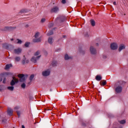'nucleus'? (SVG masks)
Here are the masks:
<instances>
[{
  "mask_svg": "<svg viewBox=\"0 0 128 128\" xmlns=\"http://www.w3.org/2000/svg\"><path fill=\"white\" fill-rule=\"evenodd\" d=\"M22 64H28V60H26L24 59V60H23L22 62Z\"/></svg>",
  "mask_w": 128,
  "mask_h": 128,
  "instance_id": "4be33fe9",
  "label": "nucleus"
},
{
  "mask_svg": "<svg viewBox=\"0 0 128 128\" xmlns=\"http://www.w3.org/2000/svg\"><path fill=\"white\" fill-rule=\"evenodd\" d=\"M122 87L120 86H118L116 88V92H118V94H119V92H122Z\"/></svg>",
  "mask_w": 128,
  "mask_h": 128,
  "instance_id": "1a4fd4ad",
  "label": "nucleus"
},
{
  "mask_svg": "<svg viewBox=\"0 0 128 128\" xmlns=\"http://www.w3.org/2000/svg\"><path fill=\"white\" fill-rule=\"evenodd\" d=\"M12 78H13V80H12V81L10 82V85L14 86V84H18V80L16 79L14 77H13Z\"/></svg>",
  "mask_w": 128,
  "mask_h": 128,
  "instance_id": "7ed1b4c3",
  "label": "nucleus"
},
{
  "mask_svg": "<svg viewBox=\"0 0 128 128\" xmlns=\"http://www.w3.org/2000/svg\"><path fill=\"white\" fill-rule=\"evenodd\" d=\"M17 41H18L17 42L18 44H22V42L20 40H18V39H17Z\"/></svg>",
  "mask_w": 128,
  "mask_h": 128,
  "instance_id": "cd10ccee",
  "label": "nucleus"
},
{
  "mask_svg": "<svg viewBox=\"0 0 128 128\" xmlns=\"http://www.w3.org/2000/svg\"><path fill=\"white\" fill-rule=\"evenodd\" d=\"M13 112L14 111L11 108H8L7 110L8 114V116H12Z\"/></svg>",
  "mask_w": 128,
  "mask_h": 128,
  "instance_id": "9b49d317",
  "label": "nucleus"
},
{
  "mask_svg": "<svg viewBox=\"0 0 128 128\" xmlns=\"http://www.w3.org/2000/svg\"><path fill=\"white\" fill-rule=\"evenodd\" d=\"M125 122H126V120H122L120 122V123L121 124H124Z\"/></svg>",
  "mask_w": 128,
  "mask_h": 128,
  "instance_id": "b1692460",
  "label": "nucleus"
},
{
  "mask_svg": "<svg viewBox=\"0 0 128 128\" xmlns=\"http://www.w3.org/2000/svg\"><path fill=\"white\" fill-rule=\"evenodd\" d=\"M48 42H49V44H52V38H49L48 39Z\"/></svg>",
  "mask_w": 128,
  "mask_h": 128,
  "instance_id": "a211bd4d",
  "label": "nucleus"
},
{
  "mask_svg": "<svg viewBox=\"0 0 128 128\" xmlns=\"http://www.w3.org/2000/svg\"><path fill=\"white\" fill-rule=\"evenodd\" d=\"M16 108H18L16 107V108H15V109H16Z\"/></svg>",
  "mask_w": 128,
  "mask_h": 128,
  "instance_id": "4c0bfd02",
  "label": "nucleus"
},
{
  "mask_svg": "<svg viewBox=\"0 0 128 128\" xmlns=\"http://www.w3.org/2000/svg\"><path fill=\"white\" fill-rule=\"evenodd\" d=\"M40 54V51H38L35 53L34 56H33L31 59V62H34V64H36V60L40 59V56H38V54Z\"/></svg>",
  "mask_w": 128,
  "mask_h": 128,
  "instance_id": "f257e3e1",
  "label": "nucleus"
},
{
  "mask_svg": "<svg viewBox=\"0 0 128 128\" xmlns=\"http://www.w3.org/2000/svg\"><path fill=\"white\" fill-rule=\"evenodd\" d=\"M126 48V46L124 44H122L120 46L119 48V52H120L122 50H124Z\"/></svg>",
  "mask_w": 128,
  "mask_h": 128,
  "instance_id": "f8f14e48",
  "label": "nucleus"
},
{
  "mask_svg": "<svg viewBox=\"0 0 128 128\" xmlns=\"http://www.w3.org/2000/svg\"><path fill=\"white\" fill-rule=\"evenodd\" d=\"M54 34V32H52V31H50L48 32L47 34L48 36H52V34Z\"/></svg>",
  "mask_w": 128,
  "mask_h": 128,
  "instance_id": "412c9836",
  "label": "nucleus"
},
{
  "mask_svg": "<svg viewBox=\"0 0 128 128\" xmlns=\"http://www.w3.org/2000/svg\"><path fill=\"white\" fill-rule=\"evenodd\" d=\"M102 78V76H100V75H98L96 77V80H98V81L101 80Z\"/></svg>",
  "mask_w": 128,
  "mask_h": 128,
  "instance_id": "ddd939ff",
  "label": "nucleus"
},
{
  "mask_svg": "<svg viewBox=\"0 0 128 128\" xmlns=\"http://www.w3.org/2000/svg\"><path fill=\"white\" fill-rule=\"evenodd\" d=\"M14 86H8V90H12H12H14Z\"/></svg>",
  "mask_w": 128,
  "mask_h": 128,
  "instance_id": "6ab92c4d",
  "label": "nucleus"
},
{
  "mask_svg": "<svg viewBox=\"0 0 128 128\" xmlns=\"http://www.w3.org/2000/svg\"><path fill=\"white\" fill-rule=\"evenodd\" d=\"M90 24L92 26H96V22L93 20H90Z\"/></svg>",
  "mask_w": 128,
  "mask_h": 128,
  "instance_id": "dca6fc26",
  "label": "nucleus"
},
{
  "mask_svg": "<svg viewBox=\"0 0 128 128\" xmlns=\"http://www.w3.org/2000/svg\"><path fill=\"white\" fill-rule=\"evenodd\" d=\"M14 54H20V52H22V48H18L14 50Z\"/></svg>",
  "mask_w": 128,
  "mask_h": 128,
  "instance_id": "0eeeda50",
  "label": "nucleus"
},
{
  "mask_svg": "<svg viewBox=\"0 0 128 128\" xmlns=\"http://www.w3.org/2000/svg\"><path fill=\"white\" fill-rule=\"evenodd\" d=\"M46 22V19L44 18H42L41 20V22Z\"/></svg>",
  "mask_w": 128,
  "mask_h": 128,
  "instance_id": "bb28decb",
  "label": "nucleus"
},
{
  "mask_svg": "<svg viewBox=\"0 0 128 128\" xmlns=\"http://www.w3.org/2000/svg\"><path fill=\"white\" fill-rule=\"evenodd\" d=\"M100 84L101 86H106V81H100Z\"/></svg>",
  "mask_w": 128,
  "mask_h": 128,
  "instance_id": "f3484780",
  "label": "nucleus"
},
{
  "mask_svg": "<svg viewBox=\"0 0 128 128\" xmlns=\"http://www.w3.org/2000/svg\"><path fill=\"white\" fill-rule=\"evenodd\" d=\"M22 128H25L24 125L22 126Z\"/></svg>",
  "mask_w": 128,
  "mask_h": 128,
  "instance_id": "c9c22d12",
  "label": "nucleus"
},
{
  "mask_svg": "<svg viewBox=\"0 0 128 128\" xmlns=\"http://www.w3.org/2000/svg\"><path fill=\"white\" fill-rule=\"evenodd\" d=\"M12 64H6L5 68V70H8L10 68H12Z\"/></svg>",
  "mask_w": 128,
  "mask_h": 128,
  "instance_id": "4468645a",
  "label": "nucleus"
},
{
  "mask_svg": "<svg viewBox=\"0 0 128 128\" xmlns=\"http://www.w3.org/2000/svg\"><path fill=\"white\" fill-rule=\"evenodd\" d=\"M50 71L47 70L42 72V76H50Z\"/></svg>",
  "mask_w": 128,
  "mask_h": 128,
  "instance_id": "423d86ee",
  "label": "nucleus"
},
{
  "mask_svg": "<svg viewBox=\"0 0 128 128\" xmlns=\"http://www.w3.org/2000/svg\"><path fill=\"white\" fill-rule=\"evenodd\" d=\"M110 48L111 50H116V48H118V44H116V43H112L110 44Z\"/></svg>",
  "mask_w": 128,
  "mask_h": 128,
  "instance_id": "39448f33",
  "label": "nucleus"
},
{
  "mask_svg": "<svg viewBox=\"0 0 128 128\" xmlns=\"http://www.w3.org/2000/svg\"><path fill=\"white\" fill-rule=\"evenodd\" d=\"M58 12V8L57 6H55V7L53 8L51 10L52 12Z\"/></svg>",
  "mask_w": 128,
  "mask_h": 128,
  "instance_id": "9d476101",
  "label": "nucleus"
},
{
  "mask_svg": "<svg viewBox=\"0 0 128 128\" xmlns=\"http://www.w3.org/2000/svg\"><path fill=\"white\" fill-rule=\"evenodd\" d=\"M64 58H65L66 60H70V58H72V57L71 56H69L68 54H66L65 55Z\"/></svg>",
  "mask_w": 128,
  "mask_h": 128,
  "instance_id": "2eb2a0df",
  "label": "nucleus"
},
{
  "mask_svg": "<svg viewBox=\"0 0 128 128\" xmlns=\"http://www.w3.org/2000/svg\"><path fill=\"white\" fill-rule=\"evenodd\" d=\"M2 90V86H0V91Z\"/></svg>",
  "mask_w": 128,
  "mask_h": 128,
  "instance_id": "2f4dec72",
  "label": "nucleus"
},
{
  "mask_svg": "<svg viewBox=\"0 0 128 128\" xmlns=\"http://www.w3.org/2000/svg\"><path fill=\"white\" fill-rule=\"evenodd\" d=\"M28 46H30V42H27L25 43L24 46H26V48H28Z\"/></svg>",
  "mask_w": 128,
  "mask_h": 128,
  "instance_id": "393cba45",
  "label": "nucleus"
},
{
  "mask_svg": "<svg viewBox=\"0 0 128 128\" xmlns=\"http://www.w3.org/2000/svg\"><path fill=\"white\" fill-rule=\"evenodd\" d=\"M6 78H4L3 80V84H6Z\"/></svg>",
  "mask_w": 128,
  "mask_h": 128,
  "instance_id": "c756f323",
  "label": "nucleus"
},
{
  "mask_svg": "<svg viewBox=\"0 0 128 128\" xmlns=\"http://www.w3.org/2000/svg\"><path fill=\"white\" fill-rule=\"evenodd\" d=\"M18 78H20V82H24L26 80V77L24 76V74H19L18 76Z\"/></svg>",
  "mask_w": 128,
  "mask_h": 128,
  "instance_id": "20e7f679",
  "label": "nucleus"
},
{
  "mask_svg": "<svg viewBox=\"0 0 128 128\" xmlns=\"http://www.w3.org/2000/svg\"><path fill=\"white\" fill-rule=\"evenodd\" d=\"M2 78H0V82H2Z\"/></svg>",
  "mask_w": 128,
  "mask_h": 128,
  "instance_id": "f704fd0d",
  "label": "nucleus"
},
{
  "mask_svg": "<svg viewBox=\"0 0 128 128\" xmlns=\"http://www.w3.org/2000/svg\"><path fill=\"white\" fill-rule=\"evenodd\" d=\"M15 60L16 62H20V57H16L15 58Z\"/></svg>",
  "mask_w": 128,
  "mask_h": 128,
  "instance_id": "aec40b11",
  "label": "nucleus"
},
{
  "mask_svg": "<svg viewBox=\"0 0 128 128\" xmlns=\"http://www.w3.org/2000/svg\"><path fill=\"white\" fill-rule=\"evenodd\" d=\"M66 0H62V4H66Z\"/></svg>",
  "mask_w": 128,
  "mask_h": 128,
  "instance_id": "7c9ffc66",
  "label": "nucleus"
},
{
  "mask_svg": "<svg viewBox=\"0 0 128 128\" xmlns=\"http://www.w3.org/2000/svg\"><path fill=\"white\" fill-rule=\"evenodd\" d=\"M10 73H6V76H8V75H10Z\"/></svg>",
  "mask_w": 128,
  "mask_h": 128,
  "instance_id": "473e14b6",
  "label": "nucleus"
},
{
  "mask_svg": "<svg viewBox=\"0 0 128 128\" xmlns=\"http://www.w3.org/2000/svg\"><path fill=\"white\" fill-rule=\"evenodd\" d=\"M17 114L18 116H20V111H17Z\"/></svg>",
  "mask_w": 128,
  "mask_h": 128,
  "instance_id": "c85d7f7f",
  "label": "nucleus"
},
{
  "mask_svg": "<svg viewBox=\"0 0 128 128\" xmlns=\"http://www.w3.org/2000/svg\"><path fill=\"white\" fill-rule=\"evenodd\" d=\"M90 52L92 54H96V49H94V47L91 46L90 48Z\"/></svg>",
  "mask_w": 128,
  "mask_h": 128,
  "instance_id": "6e6552de",
  "label": "nucleus"
},
{
  "mask_svg": "<svg viewBox=\"0 0 128 128\" xmlns=\"http://www.w3.org/2000/svg\"><path fill=\"white\" fill-rule=\"evenodd\" d=\"M38 36H40V32H36L35 34V38L33 40V42H40V38H38Z\"/></svg>",
  "mask_w": 128,
  "mask_h": 128,
  "instance_id": "f03ea898",
  "label": "nucleus"
},
{
  "mask_svg": "<svg viewBox=\"0 0 128 128\" xmlns=\"http://www.w3.org/2000/svg\"><path fill=\"white\" fill-rule=\"evenodd\" d=\"M11 40H14V39H11Z\"/></svg>",
  "mask_w": 128,
  "mask_h": 128,
  "instance_id": "e433bc0d",
  "label": "nucleus"
},
{
  "mask_svg": "<svg viewBox=\"0 0 128 128\" xmlns=\"http://www.w3.org/2000/svg\"><path fill=\"white\" fill-rule=\"evenodd\" d=\"M34 78V74L31 75L30 78V80H32Z\"/></svg>",
  "mask_w": 128,
  "mask_h": 128,
  "instance_id": "5701e85b",
  "label": "nucleus"
},
{
  "mask_svg": "<svg viewBox=\"0 0 128 128\" xmlns=\"http://www.w3.org/2000/svg\"><path fill=\"white\" fill-rule=\"evenodd\" d=\"M21 87L22 88H26V84L24 83L22 84L21 85Z\"/></svg>",
  "mask_w": 128,
  "mask_h": 128,
  "instance_id": "a878e982",
  "label": "nucleus"
},
{
  "mask_svg": "<svg viewBox=\"0 0 128 128\" xmlns=\"http://www.w3.org/2000/svg\"><path fill=\"white\" fill-rule=\"evenodd\" d=\"M114 6H116V2H114Z\"/></svg>",
  "mask_w": 128,
  "mask_h": 128,
  "instance_id": "72a5a7b5",
  "label": "nucleus"
}]
</instances>
